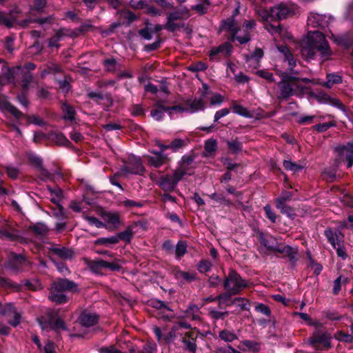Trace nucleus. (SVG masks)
<instances>
[{
  "label": "nucleus",
  "instance_id": "47",
  "mask_svg": "<svg viewBox=\"0 0 353 353\" xmlns=\"http://www.w3.org/2000/svg\"><path fill=\"white\" fill-rule=\"evenodd\" d=\"M11 265L22 264L26 263L25 257L21 254H11L10 256Z\"/></svg>",
  "mask_w": 353,
  "mask_h": 353
},
{
  "label": "nucleus",
  "instance_id": "27",
  "mask_svg": "<svg viewBox=\"0 0 353 353\" xmlns=\"http://www.w3.org/2000/svg\"><path fill=\"white\" fill-rule=\"evenodd\" d=\"M235 294H231L230 292H227L225 293H222L218 296H216V299L218 301L219 305L221 307V305L229 306L232 303L231 296L234 295Z\"/></svg>",
  "mask_w": 353,
  "mask_h": 353
},
{
  "label": "nucleus",
  "instance_id": "39",
  "mask_svg": "<svg viewBox=\"0 0 353 353\" xmlns=\"http://www.w3.org/2000/svg\"><path fill=\"white\" fill-rule=\"evenodd\" d=\"M30 160L35 166L41 169V171L44 174L46 178L49 176V173L43 169L41 159L39 157L32 155L30 157Z\"/></svg>",
  "mask_w": 353,
  "mask_h": 353
},
{
  "label": "nucleus",
  "instance_id": "3",
  "mask_svg": "<svg viewBox=\"0 0 353 353\" xmlns=\"http://www.w3.org/2000/svg\"><path fill=\"white\" fill-rule=\"evenodd\" d=\"M256 26L254 19L245 20L241 28H236L234 19H228L222 22L221 30L230 31L234 39L241 44L246 43L250 40V31Z\"/></svg>",
  "mask_w": 353,
  "mask_h": 353
},
{
  "label": "nucleus",
  "instance_id": "15",
  "mask_svg": "<svg viewBox=\"0 0 353 353\" xmlns=\"http://www.w3.org/2000/svg\"><path fill=\"white\" fill-rule=\"evenodd\" d=\"M331 20L330 16L323 15L318 13H311L307 19V24L312 27H320L324 28L328 26Z\"/></svg>",
  "mask_w": 353,
  "mask_h": 353
},
{
  "label": "nucleus",
  "instance_id": "21",
  "mask_svg": "<svg viewBox=\"0 0 353 353\" xmlns=\"http://www.w3.org/2000/svg\"><path fill=\"white\" fill-rule=\"evenodd\" d=\"M20 237L19 233L12 230L10 228H3L0 229V239L6 241H15Z\"/></svg>",
  "mask_w": 353,
  "mask_h": 353
},
{
  "label": "nucleus",
  "instance_id": "9",
  "mask_svg": "<svg viewBox=\"0 0 353 353\" xmlns=\"http://www.w3.org/2000/svg\"><path fill=\"white\" fill-rule=\"evenodd\" d=\"M334 151L337 157V164L346 161L348 168L353 165V143L337 146Z\"/></svg>",
  "mask_w": 353,
  "mask_h": 353
},
{
  "label": "nucleus",
  "instance_id": "55",
  "mask_svg": "<svg viewBox=\"0 0 353 353\" xmlns=\"http://www.w3.org/2000/svg\"><path fill=\"white\" fill-rule=\"evenodd\" d=\"M264 210L265 212L267 217L272 222L274 223L276 221V214L272 210L270 206L269 205H266L264 207Z\"/></svg>",
  "mask_w": 353,
  "mask_h": 353
},
{
  "label": "nucleus",
  "instance_id": "38",
  "mask_svg": "<svg viewBox=\"0 0 353 353\" xmlns=\"http://www.w3.org/2000/svg\"><path fill=\"white\" fill-rule=\"evenodd\" d=\"M187 250V244L184 241H179L175 248V254L177 257H181Z\"/></svg>",
  "mask_w": 353,
  "mask_h": 353
},
{
  "label": "nucleus",
  "instance_id": "45",
  "mask_svg": "<svg viewBox=\"0 0 353 353\" xmlns=\"http://www.w3.org/2000/svg\"><path fill=\"white\" fill-rule=\"evenodd\" d=\"M117 237H119V240H123L126 242H130L132 237V230L130 228H128L127 230L119 233L117 235Z\"/></svg>",
  "mask_w": 353,
  "mask_h": 353
},
{
  "label": "nucleus",
  "instance_id": "64",
  "mask_svg": "<svg viewBox=\"0 0 353 353\" xmlns=\"http://www.w3.org/2000/svg\"><path fill=\"white\" fill-rule=\"evenodd\" d=\"M156 345L154 344H146L143 347L142 353H155Z\"/></svg>",
  "mask_w": 353,
  "mask_h": 353
},
{
  "label": "nucleus",
  "instance_id": "20",
  "mask_svg": "<svg viewBox=\"0 0 353 353\" xmlns=\"http://www.w3.org/2000/svg\"><path fill=\"white\" fill-rule=\"evenodd\" d=\"M232 47L229 43H225L216 48H213L209 54L210 59H214L216 55L222 54L225 56H229L232 52Z\"/></svg>",
  "mask_w": 353,
  "mask_h": 353
},
{
  "label": "nucleus",
  "instance_id": "12",
  "mask_svg": "<svg viewBox=\"0 0 353 353\" xmlns=\"http://www.w3.org/2000/svg\"><path fill=\"white\" fill-rule=\"evenodd\" d=\"M185 110L181 106L176 105L172 108H165L162 105L160 101H158L154 106V109L151 111V116L157 121H160L164 116V112H167L170 117H173V112H183Z\"/></svg>",
  "mask_w": 353,
  "mask_h": 353
},
{
  "label": "nucleus",
  "instance_id": "6",
  "mask_svg": "<svg viewBox=\"0 0 353 353\" xmlns=\"http://www.w3.org/2000/svg\"><path fill=\"white\" fill-rule=\"evenodd\" d=\"M247 286L246 281L242 279L233 270L230 269L228 276L224 281V289L231 294H239L243 288Z\"/></svg>",
  "mask_w": 353,
  "mask_h": 353
},
{
  "label": "nucleus",
  "instance_id": "40",
  "mask_svg": "<svg viewBox=\"0 0 353 353\" xmlns=\"http://www.w3.org/2000/svg\"><path fill=\"white\" fill-rule=\"evenodd\" d=\"M15 19L9 18L5 16L3 13L0 12V24L4 25L8 28H11L15 24Z\"/></svg>",
  "mask_w": 353,
  "mask_h": 353
},
{
  "label": "nucleus",
  "instance_id": "37",
  "mask_svg": "<svg viewBox=\"0 0 353 353\" xmlns=\"http://www.w3.org/2000/svg\"><path fill=\"white\" fill-rule=\"evenodd\" d=\"M0 108L7 109L17 119H19L22 116V113L19 110L6 102H3L2 105L0 104Z\"/></svg>",
  "mask_w": 353,
  "mask_h": 353
},
{
  "label": "nucleus",
  "instance_id": "51",
  "mask_svg": "<svg viewBox=\"0 0 353 353\" xmlns=\"http://www.w3.org/2000/svg\"><path fill=\"white\" fill-rule=\"evenodd\" d=\"M337 339L339 341H344L345 343H351L353 342V336H352V334H345V333H343L341 331H339V332H337Z\"/></svg>",
  "mask_w": 353,
  "mask_h": 353
},
{
  "label": "nucleus",
  "instance_id": "56",
  "mask_svg": "<svg viewBox=\"0 0 353 353\" xmlns=\"http://www.w3.org/2000/svg\"><path fill=\"white\" fill-rule=\"evenodd\" d=\"M214 352L215 353H235L237 350L232 347L230 345H228L226 347H216Z\"/></svg>",
  "mask_w": 353,
  "mask_h": 353
},
{
  "label": "nucleus",
  "instance_id": "31",
  "mask_svg": "<svg viewBox=\"0 0 353 353\" xmlns=\"http://www.w3.org/2000/svg\"><path fill=\"white\" fill-rule=\"evenodd\" d=\"M342 82V77L336 74H328L327 75V81L325 83V86L331 88L334 84L340 83Z\"/></svg>",
  "mask_w": 353,
  "mask_h": 353
},
{
  "label": "nucleus",
  "instance_id": "24",
  "mask_svg": "<svg viewBox=\"0 0 353 353\" xmlns=\"http://www.w3.org/2000/svg\"><path fill=\"white\" fill-rule=\"evenodd\" d=\"M283 165L286 170H290L294 173L300 172L305 167V164L296 163L291 160H285Z\"/></svg>",
  "mask_w": 353,
  "mask_h": 353
},
{
  "label": "nucleus",
  "instance_id": "29",
  "mask_svg": "<svg viewBox=\"0 0 353 353\" xmlns=\"http://www.w3.org/2000/svg\"><path fill=\"white\" fill-rule=\"evenodd\" d=\"M53 251L62 259H70L73 256V251L65 248H54Z\"/></svg>",
  "mask_w": 353,
  "mask_h": 353
},
{
  "label": "nucleus",
  "instance_id": "59",
  "mask_svg": "<svg viewBox=\"0 0 353 353\" xmlns=\"http://www.w3.org/2000/svg\"><path fill=\"white\" fill-rule=\"evenodd\" d=\"M139 34L145 39L150 40L152 37V31L148 28L139 30Z\"/></svg>",
  "mask_w": 353,
  "mask_h": 353
},
{
  "label": "nucleus",
  "instance_id": "16",
  "mask_svg": "<svg viewBox=\"0 0 353 353\" xmlns=\"http://www.w3.org/2000/svg\"><path fill=\"white\" fill-rule=\"evenodd\" d=\"M0 314H13V320L9 321V323L13 327L17 326L21 322V315L19 312L16 311L14 305L11 303H7L0 310Z\"/></svg>",
  "mask_w": 353,
  "mask_h": 353
},
{
  "label": "nucleus",
  "instance_id": "61",
  "mask_svg": "<svg viewBox=\"0 0 353 353\" xmlns=\"http://www.w3.org/2000/svg\"><path fill=\"white\" fill-rule=\"evenodd\" d=\"M158 3L159 6L165 9H169L172 7V0H153Z\"/></svg>",
  "mask_w": 353,
  "mask_h": 353
},
{
  "label": "nucleus",
  "instance_id": "17",
  "mask_svg": "<svg viewBox=\"0 0 353 353\" xmlns=\"http://www.w3.org/2000/svg\"><path fill=\"white\" fill-rule=\"evenodd\" d=\"M79 321L82 326L91 327L97 323L98 316L96 314L84 311L79 316Z\"/></svg>",
  "mask_w": 353,
  "mask_h": 353
},
{
  "label": "nucleus",
  "instance_id": "54",
  "mask_svg": "<svg viewBox=\"0 0 353 353\" xmlns=\"http://www.w3.org/2000/svg\"><path fill=\"white\" fill-rule=\"evenodd\" d=\"M230 113V110L228 108H223L219 111H217L214 117V122L218 121L222 117L227 116Z\"/></svg>",
  "mask_w": 353,
  "mask_h": 353
},
{
  "label": "nucleus",
  "instance_id": "57",
  "mask_svg": "<svg viewBox=\"0 0 353 353\" xmlns=\"http://www.w3.org/2000/svg\"><path fill=\"white\" fill-rule=\"evenodd\" d=\"M184 145V141L182 139H175L170 143V149L176 151Z\"/></svg>",
  "mask_w": 353,
  "mask_h": 353
},
{
  "label": "nucleus",
  "instance_id": "62",
  "mask_svg": "<svg viewBox=\"0 0 353 353\" xmlns=\"http://www.w3.org/2000/svg\"><path fill=\"white\" fill-rule=\"evenodd\" d=\"M223 97L219 94H216L211 98L210 104L212 105H220L223 103Z\"/></svg>",
  "mask_w": 353,
  "mask_h": 353
},
{
  "label": "nucleus",
  "instance_id": "33",
  "mask_svg": "<svg viewBox=\"0 0 353 353\" xmlns=\"http://www.w3.org/2000/svg\"><path fill=\"white\" fill-rule=\"evenodd\" d=\"M219 338L226 342H232L237 339V336L232 332L222 330L219 332Z\"/></svg>",
  "mask_w": 353,
  "mask_h": 353
},
{
  "label": "nucleus",
  "instance_id": "50",
  "mask_svg": "<svg viewBox=\"0 0 353 353\" xmlns=\"http://www.w3.org/2000/svg\"><path fill=\"white\" fill-rule=\"evenodd\" d=\"M32 81V76L29 72H26L22 78V88L24 91L29 88V85Z\"/></svg>",
  "mask_w": 353,
  "mask_h": 353
},
{
  "label": "nucleus",
  "instance_id": "28",
  "mask_svg": "<svg viewBox=\"0 0 353 353\" xmlns=\"http://www.w3.org/2000/svg\"><path fill=\"white\" fill-rule=\"evenodd\" d=\"M232 303L239 307L241 310H249L250 303L247 299L242 297L234 298L232 301Z\"/></svg>",
  "mask_w": 353,
  "mask_h": 353
},
{
  "label": "nucleus",
  "instance_id": "22",
  "mask_svg": "<svg viewBox=\"0 0 353 353\" xmlns=\"http://www.w3.org/2000/svg\"><path fill=\"white\" fill-rule=\"evenodd\" d=\"M187 105L188 107L187 110H188L190 113L196 112L204 109L203 101L202 99L200 98L188 101Z\"/></svg>",
  "mask_w": 353,
  "mask_h": 353
},
{
  "label": "nucleus",
  "instance_id": "25",
  "mask_svg": "<svg viewBox=\"0 0 353 353\" xmlns=\"http://www.w3.org/2000/svg\"><path fill=\"white\" fill-rule=\"evenodd\" d=\"M210 316L214 321L223 320L228 316L230 312L228 311H219L214 307L208 309Z\"/></svg>",
  "mask_w": 353,
  "mask_h": 353
},
{
  "label": "nucleus",
  "instance_id": "23",
  "mask_svg": "<svg viewBox=\"0 0 353 353\" xmlns=\"http://www.w3.org/2000/svg\"><path fill=\"white\" fill-rule=\"evenodd\" d=\"M153 156L148 157L150 165L158 168L163 165L165 157L163 153L159 152H153Z\"/></svg>",
  "mask_w": 353,
  "mask_h": 353
},
{
  "label": "nucleus",
  "instance_id": "43",
  "mask_svg": "<svg viewBox=\"0 0 353 353\" xmlns=\"http://www.w3.org/2000/svg\"><path fill=\"white\" fill-rule=\"evenodd\" d=\"M63 111L65 112L64 114V119H68V120H72L74 118V110L72 107H70V105L67 104H64L63 105Z\"/></svg>",
  "mask_w": 353,
  "mask_h": 353
},
{
  "label": "nucleus",
  "instance_id": "13",
  "mask_svg": "<svg viewBox=\"0 0 353 353\" xmlns=\"http://www.w3.org/2000/svg\"><path fill=\"white\" fill-rule=\"evenodd\" d=\"M144 170L140 157L132 156L129 158V162L123 167L121 170V174H140Z\"/></svg>",
  "mask_w": 353,
  "mask_h": 353
},
{
  "label": "nucleus",
  "instance_id": "35",
  "mask_svg": "<svg viewBox=\"0 0 353 353\" xmlns=\"http://www.w3.org/2000/svg\"><path fill=\"white\" fill-rule=\"evenodd\" d=\"M32 230L39 235H44L47 233L48 227L43 223H37L30 227Z\"/></svg>",
  "mask_w": 353,
  "mask_h": 353
},
{
  "label": "nucleus",
  "instance_id": "46",
  "mask_svg": "<svg viewBox=\"0 0 353 353\" xmlns=\"http://www.w3.org/2000/svg\"><path fill=\"white\" fill-rule=\"evenodd\" d=\"M0 286L8 288L18 289V285L12 283L10 279L0 276Z\"/></svg>",
  "mask_w": 353,
  "mask_h": 353
},
{
  "label": "nucleus",
  "instance_id": "5",
  "mask_svg": "<svg viewBox=\"0 0 353 353\" xmlns=\"http://www.w3.org/2000/svg\"><path fill=\"white\" fill-rule=\"evenodd\" d=\"M261 243L268 250H276L284 254L292 261L294 260L298 255L297 248H294L285 245H278L276 239L273 236H270L267 238H262Z\"/></svg>",
  "mask_w": 353,
  "mask_h": 353
},
{
  "label": "nucleus",
  "instance_id": "34",
  "mask_svg": "<svg viewBox=\"0 0 353 353\" xmlns=\"http://www.w3.org/2000/svg\"><path fill=\"white\" fill-rule=\"evenodd\" d=\"M233 112L239 114L240 116L244 117H250L251 114L250 112L247 110L246 108L243 107L241 105H234L232 106Z\"/></svg>",
  "mask_w": 353,
  "mask_h": 353
},
{
  "label": "nucleus",
  "instance_id": "19",
  "mask_svg": "<svg viewBox=\"0 0 353 353\" xmlns=\"http://www.w3.org/2000/svg\"><path fill=\"white\" fill-rule=\"evenodd\" d=\"M102 218L105 221L106 228L110 229H115L118 228L120 224L119 216L117 213H105L103 214Z\"/></svg>",
  "mask_w": 353,
  "mask_h": 353
},
{
  "label": "nucleus",
  "instance_id": "8",
  "mask_svg": "<svg viewBox=\"0 0 353 353\" xmlns=\"http://www.w3.org/2000/svg\"><path fill=\"white\" fill-rule=\"evenodd\" d=\"M189 17L188 10L186 8H180L169 14L164 28L170 32H174L181 26L179 23H175V21L184 20Z\"/></svg>",
  "mask_w": 353,
  "mask_h": 353
},
{
  "label": "nucleus",
  "instance_id": "42",
  "mask_svg": "<svg viewBox=\"0 0 353 353\" xmlns=\"http://www.w3.org/2000/svg\"><path fill=\"white\" fill-rule=\"evenodd\" d=\"M217 148L216 141L214 139H208L205 143V150L208 154L214 152Z\"/></svg>",
  "mask_w": 353,
  "mask_h": 353
},
{
  "label": "nucleus",
  "instance_id": "14",
  "mask_svg": "<svg viewBox=\"0 0 353 353\" xmlns=\"http://www.w3.org/2000/svg\"><path fill=\"white\" fill-rule=\"evenodd\" d=\"M331 335L327 332H321L316 330L311 337L309 338L308 341L310 345L316 348L317 344H323L326 347H330Z\"/></svg>",
  "mask_w": 353,
  "mask_h": 353
},
{
  "label": "nucleus",
  "instance_id": "41",
  "mask_svg": "<svg viewBox=\"0 0 353 353\" xmlns=\"http://www.w3.org/2000/svg\"><path fill=\"white\" fill-rule=\"evenodd\" d=\"M119 241V237H117V235L112 236L110 237H103L97 240V242L104 245H112L116 244Z\"/></svg>",
  "mask_w": 353,
  "mask_h": 353
},
{
  "label": "nucleus",
  "instance_id": "26",
  "mask_svg": "<svg viewBox=\"0 0 353 353\" xmlns=\"http://www.w3.org/2000/svg\"><path fill=\"white\" fill-rule=\"evenodd\" d=\"M325 234L334 248H336V246H339L341 239L340 236L336 232H333L332 230H326Z\"/></svg>",
  "mask_w": 353,
  "mask_h": 353
},
{
  "label": "nucleus",
  "instance_id": "11",
  "mask_svg": "<svg viewBox=\"0 0 353 353\" xmlns=\"http://www.w3.org/2000/svg\"><path fill=\"white\" fill-rule=\"evenodd\" d=\"M48 319L41 318L39 319V324L42 329H51L58 332L59 330H67L65 323L60 318L55 319L52 312L48 313Z\"/></svg>",
  "mask_w": 353,
  "mask_h": 353
},
{
  "label": "nucleus",
  "instance_id": "7",
  "mask_svg": "<svg viewBox=\"0 0 353 353\" xmlns=\"http://www.w3.org/2000/svg\"><path fill=\"white\" fill-rule=\"evenodd\" d=\"M280 77H281V81L279 83L281 90L279 98L287 99L294 94V90L290 83H293L295 80H298V79L296 76L287 72H281Z\"/></svg>",
  "mask_w": 353,
  "mask_h": 353
},
{
  "label": "nucleus",
  "instance_id": "58",
  "mask_svg": "<svg viewBox=\"0 0 353 353\" xmlns=\"http://www.w3.org/2000/svg\"><path fill=\"white\" fill-rule=\"evenodd\" d=\"M132 7L137 9L143 8L146 5V0H129Z\"/></svg>",
  "mask_w": 353,
  "mask_h": 353
},
{
  "label": "nucleus",
  "instance_id": "60",
  "mask_svg": "<svg viewBox=\"0 0 353 353\" xmlns=\"http://www.w3.org/2000/svg\"><path fill=\"white\" fill-rule=\"evenodd\" d=\"M176 330H177V327L176 326L173 327L171 329V330L169 332V333L165 337V341H166V343H170L175 339Z\"/></svg>",
  "mask_w": 353,
  "mask_h": 353
},
{
  "label": "nucleus",
  "instance_id": "48",
  "mask_svg": "<svg viewBox=\"0 0 353 353\" xmlns=\"http://www.w3.org/2000/svg\"><path fill=\"white\" fill-rule=\"evenodd\" d=\"M83 217L90 225H94L97 228H101L105 226V224L103 223H102L95 217L89 216L87 215H84Z\"/></svg>",
  "mask_w": 353,
  "mask_h": 353
},
{
  "label": "nucleus",
  "instance_id": "32",
  "mask_svg": "<svg viewBox=\"0 0 353 353\" xmlns=\"http://www.w3.org/2000/svg\"><path fill=\"white\" fill-rule=\"evenodd\" d=\"M227 145L230 152L233 154H236L242 150L241 143L237 140L228 141Z\"/></svg>",
  "mask_w": 353,
  "mask_h": 353
},
{
  "label": "nucleus",
  "instance_id": "18",
  "mask_svg": "<svg viewBox=\"0 0 353 353\" xmlns=\"http://www.w3.org/2000/svg\"><path fill=\"white\" fill-rule=\"evenodd\" d=\"M196 334L194 332H187L182 339V343L185 345V350L191 353H195L196 350Z\"/></svg>",
  "mask_w": 353,
  "mask_h": 353
},
{
  "label": "nucleus",
  "instance_id": "10",
  "mask_svg": "<svg viewBox=\"0 0 353 353\" xmlns=\"http://www.w3.org/2000/svg\"><path fill=\"white\" fill-rule=\"evenodd\" d=\"M184 172L181 170H176L172 174H168L161 178L159 181V185L165 191H172L176 187L177 183L182 179Z\"/></svg>",
  "mask_w": 353,
  "mask_h": 353
},
{
  "label": "nucleus",
  "instance_id": "52",
  "mask_svg": "<svg viewBox=\"0 0 353 353\" xmlns=\"http://www.w3.org/2000/svg\"><path fill=\"white\" fill-rule=\"evenodd\" d=\"M256 74L258 76L268 80L270 82L274 81V78L273 74L271 72H269L268 71H266L264 70H258L256 72Z\"/></svg>",
  "mask_w": 353,
  "mask_h": 353
},
{
  "label": "nucleus",
  "instance_id": "53",
  "mask_svg": "<svg viewBox=\"0 0 353 353\" xmlns=\"http://www.w3.org/2000/svg\"><path fill=\"white\" fill-rule=\"evenodd\" d=\"M27 120L29 123L35 124V125H37L39 126H42V125H45V121L42 119H41L35 115L28 116L27 117Z\"/></svg>",
  "mask_w": 353,
  "mask_h": 353
},
{
  "label": "nucleus",
  "instance_id": "4",
  "mask_svg": "<svg viewBox=\"0 0 353 353\" xmlns=\"http://www.w3.org/2000/svg\"><path fill=\"white\" fill-rule=\"evenodd\" d=\"M78 291L77 283L68 279H59L51 286L48 298L57 304H63L68 301L67 292Z\"/></svg>",
  "mask_w": 353,
  "mask_h": 353
},
{
  "label": "nucleus",
  "instance_id": "49",
  "mask_svg": "<svg viewBox=\"0 0 353 353\" xmlns=\"http://www.w3.org/2000/svg\"><path fill=\"white\" fill-rule=\"evenodd\" d=\"M255 310L256 312H260L267 316H270L271 314V311L269 307L263 303H259L255 306Z\"/></svg>",
  "mask_w": 353,
  "mask_h": 353
},
{
  "label": "nucleus",
  "instance_id": "44",
  "mask_svg": "<svg viewBox=\"0 0 353 353\" xmlns=\"http://www.w3.org/2000/svg\"><path fill=\"white\" fill-rule=\"evenodd\" d=\"M52 139L56 143L61 145H67L69 143L68 139L61 133L54 134L52 137Z\"/></svg>",
  "mask_w": 353,
  "mask_h": 353
},
{
  "label": "nucleus",
  "instance_id": "1",
  "mask_svg": "<svg viewBox=\"0 0 353 353\" xmlns=\"http://www.w3.org/2000/svg\"><path fill=\"white\" fill-rule=\"evenodd\" d=\"M296 6L291 2L281 3L267 10L262 7L255 6V14L260 17V21L264 24V28L272 34L281 31L279 25L274 26L271 23L290 17L295 14Z\"/></svg>",
  "mask_w": 353,
  "mask_h": 353
},
{
  "label": "nucleus",
  "instance_id": "36",
  "mask_svg": "<svg viewBox=\"0 0 353 353\" xmlns=\"http://www.w3.org/2000/svg\"><path fill=\"white\" fill-rule=\"evenodd\" d=\"M176 277L178 279H182L185 281H192L196 279V274L192 272H178L176 273Z\"/></svg>",
  "mask_w": 353,
  "mask_h": 353
},
{
  "label": "nucleus",
  "instance_id": "2",
  "mask_svg": "<svg viewBox=\"0 0 353 353\" xmlns=\"http://www.w3.org/2000/svg\"><path fill=\"white\" fill-rule=\"evenodd\" d=\"M317 52L323 61L327 59L331 54L324 34L319 31L309 32L303 42L302 55L306 59H312Z\"/></svg>",
  "mask_w": 353,
  "mask_h": 353
},
{
  "label": "nucleus",
  "instance_id": "30",
  "mask_svg": "<svg viewBox=\"0 0 353 353\" xmlns=\"http://www.w3.org/2000/svg\"><path fill=\"white\" fill-rule=\"evenodd\" d=\"M199 307L196 305H190L185 311L186 316L192 319V320L199 319Z\"/></svg>",
  "mask_w": 353,
  "mask_h": 353
},
{
  "label": "nucleus",
  "instance_id": "63",
  "mask_svg": "<svg viewBox=\"0 0 353 353\" xmlns=\"http://www.w3.org/2000/svg\"><path fill=\"white\" fill-rule=\"evenodd\" d=\"M6 172L10 177L16 179L18 176L19 170L14 167L8 166L6 168Z\"/></svg>",
  "mask_w": 353,
  "mask_h": 353
}]
</instances>
